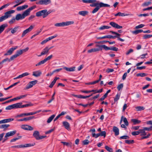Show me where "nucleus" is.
Returning <instances> with one entry per match:
<instances>
[{"instance_id":"nucleus-1","label":"nucleus","mask_w":152,"mask_h":152,"mask_svg":"<svg viewBox=\"0 0 152 152\" xmlns=\"http://www.w3.org/2000/svg\"><path fill=\"white\" fill-rule=\"evenodd\" d=\"M36 7V6L34 5L25 11H24L22 14H17L15 17V19L17 20H22L24 19L26 16L30 14L31 11L35 9Z\"/></svg>"},{"instance_id":"nucleus-2","label":"nucleus","mask_w":152,"mask_h":152,"mask_svg":"<svg viewBox=\"0 0 152 152\" xmlns=\"http://www.w3.org/2000/svg\"><path fill=\"white\" fill-rule=\"evenodd\" d=\"M90 6L92 7H96L92 12V13L93 14H94L97 12L100 8L102 7H109L110 5L108 4H104L102 2H100V3L96 2V3L91 4Z\"/></svg>"},{"instance_id":"nucleus-3","label":"nucleus","mask_w":152,"mask_h":152,"mask_svg":"<svg viewBox=\"0 0 152 152\" xmlns=\"http://www.w3.org/2000/svg\"><path fill=\"white\" fill-rule=\"evenodd\" d=\"M15 12L14 10H11L6 12L4 13V15L0 17V22L11 16V14Z\"/></svg>"},{"instance_id":"nucleus-4","label":"nucleus","mask_w":152,"mask_h":152,"mask_svg":"<svg viewBox=\"0 0 152 152\" xmlns=\"http://www.w3.org/2000/svg\"><path fill=\"white\" fill-rule=\"evenodd\" d=\"M74 23V22L73 21H68L66 22L56 23L55 24V25L56 26L63 27L72 24Z\"/></svg>"},{"instance_id":"nucleus-5","label":"nucleus","mask_w":152,"mask_h":152,"mask_svg":"<svg viewBox=\"0 0 152 152\" xmlns=\"http://www.w3.org/2000/svg\"><path fill=\"white\" fill-rule=\"evenodd\" d=\"M36 16L37 17L42 16L43 18H45L48 16V12L47 10H43L37 12L36 13Z\"/></svg>"},{"instance_id":"nucleus-6","label":"nucleus","mask_w":152,"mask_h":152,"mask_svg":"<svg viewBox=\"0 0 152 152\" xmlns=\"http://www.w3.org/2000/svg\"><path fill=\"white\" fill-rule=\"evenodd\" d=\"M33 136L37 140H39L46 137V136H40L39 133L38 131H35L34 132Z\"/></svg>"},{"instance_id":"nucleus-7","label":"nucleus","mask_w":152,"mask_h":152,"mask_svg":"<svg viewBox=\"0 0 152 152\" xmlns=\"http://www.w3.org/2000/svg\"><path fill=\"white\" fill-rule=\"evenodd\" d=\"M37 82V80L30 82L24 88L25 90L28 89L32 88L34 85H35Z\"/></svg>"},{"instance_id":"nucleus-8","label":"nucleus","mask_w":152,"mask_h":152,"mask_svg":"<svg viewBox=\"0 0 152 152\" xmlns=\"http://www.w3.org/2000/svg\"><path fill=\"white\" fill-rule=\"evenodd\" d=\"M16 131L15 130L12 131L8 132L6 133L5 136H4V137L5 138V139H4L3 142H4V141L7 140L8 139V137L10 136H12L15 134L16 133Z\"/></svg>"},{"instance_id":"nucleus-9","label":"nucleus","mask_w":152,"mask_h":152,"mask_svg":"<svg viewBox=\"0 0 152 152\" xmlns=\"http://www.w3.org/2000/svg\"><path fill=\"white\" fill-rule=\"evenodd\" d=\"M18 104V103L12 105H11L7 107L5 109L6 110H10L13 109L18 108L19 107V104Z\"/></svg>"},{"instance_id":"nucleus-10","label":"nucleus","mask_w":152,"mask_h":152,"mask_svg":"<svg viewBox=\"0 0 152 152\" xmlns=\"http://www.w3.org/2000/svg\"><path fill=\"white\" fill-rule=\"evenodd\" d=\"M34 28V26L31 25L29 28L24 31L22 34L21 37H23L26 34L31 31Z\"/></svg>"},{"instance_id":"nucleus-11","label":"nucleus","mask_w":152,"mask_h":152,"mask_svg":"<svg viewBox=\"0 0 152 152\" xmlns=\"http://www.w3.org/2000/svg\"><path fill=\"white\" fill-rule=\"evenodd\" d=\"M96 46L97 48H99L100 50H102L103 48L106 50H110V47L104 45H96Z\"/></svg>"},{"instance_id":"nucleus-12","label":"nucleus","mask_w":152,"mask_h":152,"mask_svg":"<svg viewBox=\"0 0 152 152\" xmlns=\"http://www.w3.org/2000/svg\"><path fill=\"white\" fill-rule=\"evenodd\" d=\"M22 54V52L20 50H17L16 51V53L15 55L12 56L11 57V60H14L15 58L19 56L20 55Z\"/></svg>"},{"instance_id":"nucleus-13","label":"nucleus","mask_w":152,"mask_h":152,"mask_svg":"<svg viewBox=\"0 0 152 152\" xmlns=\"http://www.w3.org/2000/svg\"><path fill=\"white\" fill-rule=\"evenodd\" d=\"M18 48V46H16L14 48H12L10 49L7 53L4 54L5 56L11 55L13 53V51Z\"/></svg>"},{"instance_id":"nucleus-14","label":"nucleus","mask_w":152,"mask_h":152,"mask_svg":"<svg viewBox=\"0 0 152 152\" xmlns=\"http://www.w3.org/2000/svg\"><path fill=\"white\" fill-rule=\"evenodd\" d=\"M110 32L112 33L113 34H115V36H116V37L117 38L118 40L121 42H124L125 41L124 39H123L120 37V36L121 35L120 34L112 31H110Z\"/></svg>"},{"instance_id":"nucleus-15","label":"nucleus","mask_w":152,"mask_h":152,"mask_svg":"<svg viewBox=\"0 0 152 152\" xmlns=\"http://www.w3.org/2000/svg\"><path fill=\"white\" fill-rule=\"evenodd\" d=\"M110 24L113 27L117 29H120L122 28V26L119 25L118 24L113 22H111L110 23Z\"/></svg>"},{"instance_id":"nucleus-16","label":"nucleus","mask_w":152,"mask_h":152,"mask_svg":"<svg viewBox=\"0 0 152 152\" xmlns=\"http://www.w3.org/2000/svg\"><path fill=\"white\" fill-rule=\"evenodd\" d=\"M18 104H19V107L18 108H23L25 107H27L28 106H32L33 105L31 103H29L28 104H26L22 105V102H19L18 103Z\"/></svg>"},{"instance_id":"nucleus-17","label":"nucleus","mask_w":152,"mask_h":152,"mask_svg":"<svg viewBox=\"0 0 152 152\" xmlns=\"http://www.w3.org/2000/svg\"><path fill=\"white\" fill-rule=\"evenodd\" d=\"M116 37V36H113L112 35H106L101 37H97V38L98 39H104L105 38H113L115 39Z\"/></svg>"},{"instance_id":"nucleus-18","label":"nucleus","mask_w":152,"mask_h":152,"mask_svg":"<svg viewBox=\"0 0 152 152\" xmlns=\"http://www.w3.org/2000/svg\"><path fill=\"white\" fill-rule=\"evenodd\" d=\"M28 6L27 5H25L21 6L18 7L16 8V10L18 11H20L23 10L27 8Z\"/></svg>"},{"instance_id":"nucleus-19","label":"nucleus","mask_w":152,"mask_h":152,"mask_svg":"<svg viewBox=\"0 0 152 152\" xmlns=\"http://www.w3.org/2000/svg\"><path fill=\"white\" fill-rule=\"evenodd\" d=\"M13 118H8L3 119L0 121V124L9 122L13 121Z\"/></svg>"},{"instance_id":"nucleus-20","label":"nucleus","mask_w":152,"mask_h":152,"mask_svg":"<svg viewBox=\"0 0 152 152\" xmlns=\"http://www.w3.org/2000/svg\"><path fill=\"white\" fill-rule=\"evenodd\" d=\"M99 48H92L91 49L89 50L88 51V53H90L92 52H98L100 51Z\"/></svg>"},{"instance_id":"nucleus-21","label":"nucleus","mask_w":152,"mask_h":152,"mask_svg":"<svg viewBox=\"0 0 152 152\" xmlns=\"http://www.w3.org/2000/svg\"><path fill=\"white\" fill-rule=\"evenodd\" d=\"M63 68L67 71L73 72L75 70L76 67L75 66L70 68L64 67Z\"/></svg>"},{"instance_id":"nucleus-22","label":"nucleus","mask_w":152,"mask_h":152,"mask_svg":"<svg viewBox=\"0 0 152 152\" xmlns=\"http://www.w3.org/2000/svg\"><path fill=\"white\" fill-rule=\"evenodd\" d=\"M113 131L115 133V136H117L119 134V129L117 127L114 126L113 127Z\"/></svg>"},{"instance_id":"nucleus-23","label":"nucleus","mask_w":152,"mask_h":152,"mask_svg":"<svg viewBox=\"0 0 152 152\" xmlns=\"http://www.w3.org/2000/svg\"><path fill=\"white\" fill-rule=\"evenodd\" d=\"M131 121L133 123L134 125L138 124L141 122V121L140 120L135 119H131Z\"/></svg>"},{"instance_id":"nucleus-24","label":"nucleus","mask_w":152,"mask_h":152,"mask_svg":"<svg viewBox=\"0 0 152 152\" xmlns=\"http://www.w3.org/2000/svg\"><path fill=\"white\" fill-rule=\"evenodd\" d=\"M41 74V72L40 71L38 70L37 71L34 72L33 73L32 75L33 76L35 77H38Z\"/></svg>"},{"instance_id":"nucleus-25","label":"nucleus","mask_w":152,"mask_h":152,"mask_svg":"<svg viewBox=\"0 0 152 152\" xmlns=\"http://www.w3.org/2000/svg\"><path fill=\"white\" fill-rule=\"evenodd\" d=\"M13 60H11V58H10V59H9L8 58H6L4 60H3L1 62H0V66H1L0 68H2L3 66L2 65V64L5 62L8 61L9 62H10L11 61H12Z\"/></svg>"},{"instance_id":"nucleus-26","label":"nucleus","mask_w":152,"mask_h":152,"mask_svg":"<svg viewBox=\"0 0 152 152\" xmlns=\"http://www.w3.org/2000/svg\"><path fill=\"white\" fill-rule=\"evenodd\" d=\"M35 145V143L33 144H26L24 145H21V148H26L34 146Z\"/></svg>"},{"instance_id":"nucleus-27","label":"nucleus","mask_w":152,"mask_h":152,"mask_svg":"<svg viewBox=\"0 0 152 152\" xmlns=\"http://www.w3.org/2000/svg\"><path fill=\"white\" fill-rule=\"evenodd\" d=\"M63 124L65 128L68 130L70 129V125L66 121H64L63 122Z\"/></svg>"},{"instance_id":"nucleus-28","label":"nucleus","mask_w":152,"mask_h":152,"mask_svg":"<svg viewBox=\"0 0 152 152\" xmlns=\"http://www.w3.org/2000/svg\"><path fill=\"white\" fill-rule=\"evenodd\" d=\"M7 26V24H3L0 26V34L4 31L5 28Z\"/></svg>"},{"instance_id":"nucleus-29","label":"nucleus","mask_w":152,"mask_h":152,"mask_svg":"<svg viewBox=\"0 0 152 152\" xmlns=\"http://www.w3.org/2000/svg\"><path fill=\"white\" fill-rule=\"evenodd\" d=\"M48 61V57L44 59L43 60L41 61L40 62L38 63L37 64H36V66H37L40 65L41 64H44L45 62Z\"/></svg>"},{"instance_id":"nucleus-30","label":"nucleus","mask_w":152,"mask_h":152,"mask_svg":"<svg viewBox=\"0 0 152 152\" xmlns=\"http://www.w3.org/2000/svg\"><path fill=\"white\" fill-rule=\"evenodd\" d=\"M88 12L86 11H79L78 14L83 16H85L88 14Z\"/></svg>"},{"instance_id":"nucleus-31","label":"nucleus","mask_w":152,"mask_h":152,"mask_svg":"<svg viewBox=\"0 0 152 152\" xmlns=\"http://www.w3.org/2000/svg\"><path fill=\"white\" fill-rule=\"evenodd\" d=\"M59 79V78L58 77H55L54 79L51 82V83L49 85V87L51 88H52L53 86V85H54V84L55 83L56 80L58 79Z\"/></svg>"},{"instance_id":"nucleus-32","label":"nucleus","mask_w":152,"mask_h":152,"mask_svg":"<svg viewBox=\"0 0 152 152\" xmlns=\"http://www.w3.org/2000/svg\"><path fill=\"white\" fill-rule=\"evenodd\" d=\"M48 0H41L36 3L38 4H46Z\"/></svg>"},{"instance_id":"nucleus-33","label":"nucleus","mask_w":152,"mask_h":152,"mask_svg":"<svg viewBox=\"0 0 152 152\" xmlns=\"http://www.w3.org/2000/svg\"><path fill=\"white\" fill-rule=\"evenodd\" d=\"M41 111V110H38V111H36L33 112L26 113V116L33 115H34L37 113H39Z\"/></svg>"},{"instance_id":"nucleus-34","label":"nucleus","mask_w":152,"mask_h":152,"mask_svg":"<svg viewBox=\"0 0 152 152\" xmlns=\"http://www.w3.org/2000/svg\"><path fill=\"white\" fill-rule=\"evenodd\" d=\"M48 53V48L46 47L42 51L41 53V54L38 56H40L42 55H45Z\"/></svg>"},{"instance_id":"nucleus-35","label":"nucleus","mask_w":152,"mask_h":152,"mask_svg":"<svg viewBox=\"0 0 152 152\" xmlns=\"http://www.w3.org/2000/svg\"><path fill=\"white\" fill-rule=\"evenodd\" d=\"M139 131L140 134H141V136L145 135L146 134V133L145 132V130L144 128L142 129H140Z\"/></svg>"},{"instance_id":"nucleus-36","label":"nucleus","mask_w":152,"mask_h":152,"mask_svg":"<svg viewBox=\"0 0 152 152\" xmlns=\"http://www.w3.org/2000/svg\"><path fill=\"white\" fill-rule=\"evenodd\" d=\"M10 126L9 124H4L0 126V128L4 129V130H5L7 128Z\"/></svg>"},{"instance_id":"nucleus-37","label":"nucleus","mask_w":152,"mask_h":152,"mask_svg":"<svg viewBox=\"0 0 152 152\" xmlns=\"http://www.w3.org/2000/svg\"><path fill=\"white\" fill-rule=\"evenodd\" d=\"M143 31V30L142 29L137 30L134 31H132V33L134 34H137L139 33L142 32Z\"/></svg>"},{"instance_id":"nucleus-38","label":"nucleus","mask_w":152,"mask_h":152,"mask_svg":"<svg viewBox=\"0 0 152 152\" xmlns=\"http://www.w3.org/2000/svg\"><path fill=\"white\" fill-rule=\"evenodd\" d=\"M110 27L107 26H103L100 27L99 29L100 30H102L104 29H109L110 28Z\"/></svg>"},{"instance_id":"nucleus-39","label":"nucleus","mask_w":152,"mask_h":152,"mask_svg":"<svg viewBox=\"0 0 152 152\" xmlns=\"http://www.w3.org/2000/svg\"><path fill=\"white\" fill-rule=\"evenodd\" d=\"M135 108L137 111H141L145 109V107L143 106H137L135 107Z\"/></svg>"},{"instance_id":"nucleus-40","label":"nucleus","mask_w":152,"mask_h":152,"mask_svg":"<svg viewBox=\"0 0 152 152\" xmlns=\"http://www.w3.org/2000/svg\"><path fill=\"white\" fill-rule=\"evenodd\" d=\"M19 28V26H17L12 29L11 31V33L12 34H14L17 32V29Z\"/></svg>"},{"instance_id":"nucleus-41","label":"nucleus","mask_w":152,"mask_h":152,"mask_svg":"<svg viewBox=\"0 0 152 152\" xmlns=\"http://www.w3.org/2000/svg\"><path fill=\"white\" fill-rule=\"evenodd\" d=\"M105 148L109 152H112L113 151V149L107 145L105 146Z\"/></svg>"},{"instance_id":"nucleus-42","label":"nucleus","mask_w":152,"mask_h":152,"mask_svg":"<svg viewBox=\"0 0 152 152\" xmlns=\"http://www.w3.org/2000/svg\"><path fill=\"white\" fill-rule=\"evenodd\" d=\"M26 1L25 0H16L15 1V3H19L20 4L23 3Z\"/></svg>"},{"instance_id":"nucleus-43","label":"nucleus","mask_w":152,"mask_h":152,"mask_svg":"<svg viewBox=\"0 0 152 152\" xmlns=\"http://www.w3.org/2000/svg\"><path fill=\"white\" fill-rule=\"evenodd\" d=\"M151 37H152V35L145 34L143 36V38L145 39H147Z\"/></svg>"},{"instance_id":"nucleus-44","label":"nucleus","mask_w":152,"mask_h":152,"mask_svg":"<svg viewBox=\"0 0 152 152\" xmlns=\"http://www.w3.org/2000/svg\"><path fill=\"white\" fill-rule=\"evenodd\" d=\"M55 116V115H53L48 118V123H50Z\"/></svg>"},{"instance_id":"nucleus-45","label":"nucleus","mask_w":152,"mask_h":152,"mask_svg":"<svg viewBox=\"0 0 152 152\" xmlns=\"http://www.w3.org/2000/svg\"><path fill=\"white\" fill-rule=\"evenodd\" d=\"M137 76H140L141 77H143L147 75V74L144 73H139L137 74Z\"/></svg>"},{"instance_id":"nucleus-46","label":"nucleus","mask_w":152,"mask_h":152,"mask_svg":"<svg viewBox=\"0 0 152 152\" xmlns=\"http://www.w3.org/2000/svg\"><path fill=\"white\" fill-rule=\"evenodd\" d=\"M34 118V116H30L24 118V121H28L31 119H32Z\"/></svg>"},{"instance_id":"nucleus-47","label":"nucleus","mask_w":152,"mask_h":152,"mask_svg":"<svg viewBox=\"0 0 152 152\" xmlns=\"http://www.w3.org/2000/svg\"><path fill=\"white\" fill-rule=\"evenodd\" d=\"M62 69L61 68L58 69H56V70H54L53 72L50 75H52L54 73L56 72H58L60 71L61 70H62Z\"/></svg>"},{"instance_id":"nucleus-48","label":"nucleus","mask_w":152,"mask_h":152,"mask_svg":"<svg viewBox=\"0 0 152 152\" xmlns=\"http://www.w3.org/2000/svg\"><path fill=\"white\" fill-rule=\"evenodd\" d=\"M21 137H22L21 136H18V137L14 138L11 140H10V142H15L16 140H18V139L20 138Z\"/></svg>"},{"instance_id":"nucleus-49","label":"nucleus","mask_w":152,"mask_h":152,"mask_svg":"<svg viewBox=\"0 0 152 152\" xmlns=\"http://www.w3.org/2000/svg\"><path fill=\"white\" fill-rule=\"evenodd\" d=\"M100 136H103L105 137L106 136V132L105 131H102L100 133H99Z\"/></svg>"},{"instance_id":"nucleus-50","label":"nucleus","mask_w":152,"mask_h":152,"mask_svg":"<svg viewBox=\"0 0 152 152\" xmlns=\"http://www.w3.org/2000/svg\"><path fill=\"white\" fill-rule=\"evenodd\" d=\"M120 94H119L118 93L117 94L116 96L115 97L114 99V101L115 102H116L120 98Z\"/></svg>"},{"instance_id":"nucleus-51","label":"nucleus","mask_w":152,"mask_h":152,"mask_svg":"<svg viewBox=\"0 0 152 152\" xmlns=\"http://www.w3.org/2000/svg\"><path fill=\"white\" fill-rule=\"evenodd\" d=\"M61 143H63L64 145H66L67 146H69V145H70V146H71V142L68 143L66 142L61 141Z\"/></svg>"},{"instance_id":"nucleus-52","label":"nucleus","mask_w":152,"mask_h":152,"mask_svg":"<svg viewBox=\"0 0 152 152\" xmlns=\"http://www.w3.org/2000/svg\"><path fill=\"white\" fill-rule=\"evenodd\" d=\"M132 134L133 136H136L139 135L140 134V131L133 132H132Z\"/></svg>"},{"instance_id":"nucleus-53","label":"nucleus","mask_w":152,"mask_h":152,"mask_svg":"<svg viewBox=\"0 0 152 152\" xmlns=\"http://www.w3.org/2000/svg\"><path fill=\"white\" fill-rule=\"evenodd\" d=\"M92 136L93 137H94L95 138H98L99 136H100V135L99 133L95 134V133H92Z\"/></svg>"},{"instance_id":"nucleus-54","label":"nucleus","mask_w":152,"mask_h":152,"mask_svg":"<svg viewBox=\"0 0 152 152\" xmlns=\"http://www.w3.org/2000/svg\"><path fill=\"white\" fill-rule=\"evenodd\" d=\"M125 142L127 144H130L133 143L134 142V140H125Z\"/></svg>"},{"instance_id":"nucleus-55","label":"nucleus","mask_w":152,"mask_h":152,"mask_svg":"<svg viewBox=\"0 0 152 152\" xmlns=\"http://www.w3.org/2000/svg\"><path fill=\"white\" fill-rule=\"evenodd\" d=\"M58 35L57 34H55L53 36L48 37V41L55 38Z\"/></svg>"},{"instance_id":"nucleus-56","label":"nucleus","mask_w":152,"mask_h":152,"mask_svg":"<svg viewBox=\"0 0 152 152\" xmlns=\"http://www.w3.org/2000/svg\"><path fill=\"white\" fill-rule=\"evenodd\" d=\"M123 121L126 126H128V125L129 123L126 118H124Z\"/></svg>"},{"instance_id":"nucleus-57","label":"nucleus","mask_w":152,"mask_h":152,"mask_svg":"<svg viewBox=\"0 0 152 152\" xmlns=\"http://www.w3.org/2000/svg\"><path fill=\"white\" fill-rule=\"evenodd\" d=\"M89 141L88 140H85L83 141V145H87L89 144Z\"/></svg>"},{"instance_id":"nucleus-58","label":"nucleus","mask_w":152,"mask_h":152,"mask_svg":"<svg viewBox=\"0 0 152 152\" xmlns=\"http://www.w3.org/2000/svg\"><path fill=\"white\" fill-rule=\"evenodd\" d=\"M120 138V139H129V137L127 135H124L121 136Z\"/></svg>"},{"instance_id":"nucleus-59","label":"nucleus","mask_w":152,"mask_h":152,"mask_svg":"<svg viewBox=\"0 0 152 152\" xmlns=\"http://www.w3.org/2000/svg\"><path fill=\"white\" fill-rule=\"evenodd\" d=\"M15 18L13 17L9 21V23L10 24H12L15 22Z\"/></svg>"},{"instance_id":"nucleus-60","label":"nucleus","mask_w":152,"mask_h":152,"mask_svg":"<svg viewBox=\"0 0 152 152\" xmlns=\"http://www.w3.org/2000/svg\"><path fill=\"white\" fill-rule=\"evenodd\" d=\"M151 3V2L149 1L148 2H145L142 4V6H148Z\"/></svg>"},{"instance_id":"nucleus-61","label":"nucleus","mask_w":152,"mask_h":152,"mask_svg":"<svg viewBox=\"0 0 152 152\" xmlns=\"http://www.w3.org/2000/svg\"><path fill=\"white\" fill-rule=\"evenodd\" d=\"M24 116H26V113L21 114L20 115H18L16 116V117L18 118V117H22Z\"/></svg>"},{"instance_id":"nucleus-62","label":"nucleus","mask_w":152,"mask_h":152,"mask_svg":"<svg viewBox=\"0 0 152 152\" xmlns=\"http://www.w3.org/2000/svg\"><path fill=\"white\" fill-rule=\"evenodd\" d=\"M123 87V85L122 83H121L117 87V89L119 91Z\"/></svg>"},{"instance_id":"nucleus-63","label":"nucleus","mask_w":152,"mask_h":152,"mask_svg":"<svg viewBox=\"0 0 152 152\" xmlns=\"http://www.w3.org/2000/svg\"><path fill=\"white\" fill-rule=\"evenodd\" d=\"M144 25L143 24H141L140 25H139L138 26H136L135 28L136 29H138L139 28H142L144 26Z\"/></svg>"},{"instance_id":"nucleus-64","label":"nucleus","mask_w":152,"mask_h":152,"mask_svg":"<svg viewBox=\"0 0 152 152\" xmlns=\"http://www.w3.org/2000/svg\"><path fill=\"white\" fill-rule=\"evenodd\" d=\"M27 125H23L21 126V128L27 130Z\"/></svg>"}]
</instances>
